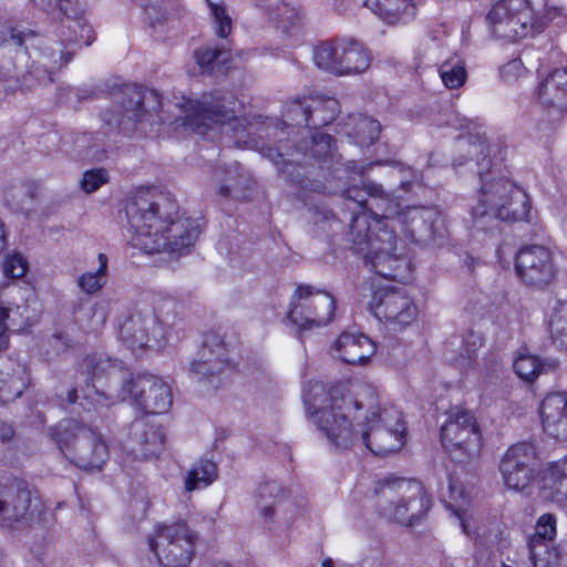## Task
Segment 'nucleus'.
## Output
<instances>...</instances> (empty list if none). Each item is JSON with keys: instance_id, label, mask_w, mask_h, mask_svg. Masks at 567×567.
<instances>
[{"instance_id": "f257e3e1", "label": "nucleus", "mask_w": 567, "mask_h": 567, "mask_svg": "<svg viewBox=\"0 0 567 567\" xmlns=\"http://www.w3.org/2000/svg\"><path fill=\"white\" fill-rule=\"evenodd\" d=\"M309 420L338 450L362 442L373 454L384 456L398 452L405 443V424L401 412L380 409L375 389L367 383L327 388L309 383L303 390Z\"/></svg>"}, {"instance_id": "f03ea898", "label": "nucleus", "mask_w": 567, "mask_h": 567, "mask_svg": "<svg viewBox=\"0 0 567 567\" xmlns=\"http://www.w3.org/2000/svg\"><path fill=\"white\" fill-rule=\"evenodd\" d=\"M383 219H374L378 233L367 239L361 231L368 225L367 215L354 219L355 243L367 245L365 265L377 275L399 282L412 277L410 260L396 254L394 226H400L402 234L417 244H429L445 237L446 229L440 213L427 206H401L393 197H382L378 203Z\"/></svg>"}, {"instance_id": "7ed1b4c3", "label": "nucleus", "mask_w": 567, "mask_h": 567, "mask_svg": "<svg viewBox=\"0 0 567 567\" xmlns=\"http://www.w3.org/2000/svg\"><path fill=\"white\" fill-rule=\"evenodd\" d=\"M177 214V204L168 194L136 192L126 205L132 245L145 254L187 251L200 233L199 226Z\"/></svg>"}, {"instance_id": "20e7f679", "label": "nucleus", "mask_w": 567, "mask_h": 567, "mask_svg": "<svg viewBox=\"0 0 567 567\" xmlns=\"http://www.w3.org/2000/svg\"><path fill=\"white\" fill-rule=\"evenodd\" d=\"M90 382L86 384L84 399L93 405L107 406L117 400H131L146 413L162 414L173 404L171 386L161 378L152 374H138L131 379L121 378L122 371L110 359L92 358L86 363Z\"/></svg>"}, {"instance_id": "39448f33", "label": "nucleus", "mask_w": 567, "mask_h": 567, "mask_svg": "<svg viewBox=\"0 0 567 567\" xmlns=\"http://www.w3.org/2000/svg\"><path fill=\"white\" fill-rule=\"evenodd\" d=\"M470 163L475 161L481 188L471 213L477 221L498 219L502 221L530 220L532 206L528 195L512 181L492 169L488 158L489 144L484 141L468 142Z\"/></svg>"}, {"instance_id": "423d86ee", "label": "nucleus", "mask_w": 567, "mask_h": 567, "mask_svg": "<svg viewBox=\"0 0 567 567\" xmlns=\"http://www.w3.org/2000/svg\"><path fill=\"white\" fill-rule=\"evenodd\" d=\"M174 308L172 301H166L156 311L134 310L120 326L122 342L133 351L162 347L173 334Z\"/></svg>"}, {"instance_id": "0eeeda50", "label": "nucleus", "mask_w": 567, "mask_h": 567, "mask_svg": "<svg viewBox=\"0 0 567 567\" xmlns=\"http://www.w3.org/2000/svg\"><path fill=\"white\" fill-rule=\"evenodd\" d=\"M52 437L61 453L78 467L101 470L110 456L102 435L83 424L66 420L52 430Z\"/></svg>"}, {"instance_id": "6e6552de", "label": "nucleus", "mask_w": 567, "mask_h": 567, "mask_svg": "<svg viewBox=\"0 0 567 567\" xmlns=\"http://www.w3.org/2000/svg\"><path fill=\"white\" fill-rule=\"evenodd\" d=\"M381 514L390 520L412 525L422 518L431 506L423 485L414 480L395 478L378 488Z\"/></svg>"}, {"instance_id": "1a4fd4ad", "label": "nucleus", "mask_w": 567, "mask_h": 567, "mask_svg": "<svg viewBox=\"0 0 567 567\" xmlns=\"http://www.w3.org/2000/svg\"><path fill=\"white\" fill-rule=\"evenodd\" d=\"M486 20L492 34L508 42L526 38L538 24L530 0H496Z\"/></svg>"}, {"instance_id": "9d476101", "label": "nucleus", "mask_w": 567, "mask_h": 567, "mask_svg": "<svg viewBox=\"0 0 567 567\" xmlns=\"http://www.w3.org/2000/svg\"><path fill=\"white\" fill-rule=\"evenodd\" d=\"M195 534L185 522L156 526L148 546L163 567H187L194 555Z\"/></svg>"}, {"instance_id": "9b49d317", "label": "nucleus", "mask_w": 567, "mask_h": 567, "mask_svg": "<svg viewBox=\"0 0 567 567\" xmlns=\"http://www.w3.org/2000/svg\"><path fill=\"white\" fill-rule=\"evenodd\" d=\"M498 472L507 489L527 492L542 473L535 445L519 442L509 446L499 458Z\"/></svg>"}, {"instance_id": "f8f14e48", "label": "nucleus", "mask_w": 567, "mask_h": 567, "mask_svg": "<svg viewBox=\"0 0 567 567\" xmlns=\"http://www.w3.org/2000/svg\"><path fill=\"white\" fill-rule=\"evenodd\" d=\"M441 441L460 461L476 457L482 447V434L475 416L466 410L452 411L441 427Z\"/></svg>"}, {"instance_id": "ddd939ff", "label": "nucleus", "mask_w": 567, "mask_h": 567, "mask_svg": "<svg viewBox=\"0 0 567 567\" xmlns=\"http://www.w3.org/2000/svg\"><path fill=\"white\" fill-rule=\"evenodd\" d=\"M334 299L310 286H299L292 295L288 319L301 330L327 326L333 318Z\"/></svg>"}, {"instance_id": "4468645a", "label": "nucleus", "mask_w": 567, "mask_h": 567, "mask_svg": "<svg viewBox=\"0 0 567 567\" xmlns=\"http://www.w3.org/2000/svg\"><path fill=\"white\" fill-rule=\"evenodd\" d=\"M313 59L320 69L336 75L359 74L370 66L368 52L354 41L321 43L316 48Z\"/></svg>"}, {"instance_id": "2eb2a0df", "label": "nucleus", "mask_w": 567, "mask_h": 567, "mask_svg": "<svg viewBox=\"0 0 567 567\" xmlns=\"http://www.w3.org/2000/svg\"><path fill=\"white\" fill-rule=\"evenodd\" d=\"M42 511L41 501L22 483L0 486V520L10 528H20L35 522Z\"/></svg>"}, {"instance_id": "dca6fc26", "label": "nucleus", "mask_w": 567, "mask_h": 567, "mask_svg": "<svg viewBox=\"0 0 567 567\" xmlns=\"http://www.w3.org/2000/svg\"><path fill=\"white\" fill-rule=\"evenodd\" d=\"M515 269L526 286L536 289L549 286L557 276L553 251L542 245L522 247L515 257Z\"/></svg>"}, {"instance_id": "f3484780", "label": "nucleus", "mask_w": 567, "mask_h": 567, "mask_svg": "<svg viewBox=\"0 0 567 567\" xmlns=\"http://www.w3.org/2000/svg\"><path fill=\"white\" fill-rule=\"evenodd\" d=\"M231 107H226L219 99L204 95L199 101L187 100L184 104L185 115L181 118V125L190 131L206 135V131L215 124H225L239 121L235 102Z\"/></svg>"}, {"instance_id": "a211bd4d", "label": "nucleus", "mask_w": 567, "mask_h": 567, "mask_svg": "<svg viewBox=\"0 0 567 567\" xmlns=\"http://www.w3.org/2000/svg\"><path fill=\"white\" fill-rule=\"evenodd\" d=\"M233 369L224 341L215 334H208L197 358L190 363L189 371L198 380L217 385Z\"/></svg>"}, {"instance_id": "6ab92c4d", "label": "nucleus", "mask_w": 567, "mask_h": 567, "mask_svg": "<svg viewBox=\"0 0 567 567\" xmlns=\"http://www.w3.org/2000/svg\"><path fill=\"white\" fill-rule=\"evenodd\" d=\"M342 196L346 199L353 202L359 208H363L362 213L355 215L352 218L351 235L355 249L365 255L367 245H359L355 243V234L353 231L354 219L359 216L367 215L368 225L365 226V229L361 231V234L365 235L367 239H370L374 236L375 233H378V230H374V219H383L382 212H380L378 203L382 197L392 198V196L386 193L381 185L372 182L363 184L362 188L358 186L348 187L342 192Z\"/></svg>"}, {"instance_id": "aec40b11", "label": "nucleus", "mask_w": 567, "mask_h": 567, "mask_svg": "<svg viewBox=\"0 0 567 567\" xmlns=\"http://www.w3.org/2000/svg\"><path fill=\"white\" fill-rule=\"evenodd\" d=\"M371 309L375 318L393 329L406 327L417 317V307L412 298L395 289L377 292Z\"/></svg>"}, {"instance_id": "412c9836", "label": "nucleus", "mask_w": 567, "mask_h": 567, "mask_svg": "<svg viewBox=\"0 0 567 567\" xmlns=\"http://www.w3.org/2000/svg\"><path fill=\"white\" fill-rule=\"evenodd\" d=\"M536 103L556 122L567 113V69H555L535 89Z\"/></svg>"}, {"instance_id": "4be33fe9", "label": "nucleus", "mask_w": 567, "mask_h": 567, "mask_svg": "<svg viewBox=\"0 0 567 567\" xmlns=\"http://www.w3.org/2000/svg\"><path fill=\"white\" fill-rule=\"evenodd\" d=\"M164 441L165 434L162 427L140 419L131 424L124 449L136 460H147L162 452Z\"/></svg>"}, {"instance_id": "5701e85b", "label": "nucleus", "mask_w": 567, "mask_h": 567, "mask_svg": "<svg viewBox=\"0 0 567 567\" xmlns=\"http://www.w3.org/2000/svg\"><path fill=\"white\" fill-rule=\"evenodd\" d=\"M340 112L337 99L331 96H313L297 101L288 111L290 114H301L302 121L298 124L306 126H323L331 123Z\"/></svg>"}, {"instance_id": "b1692460", "label": "nucleus", "mask_w": 567, "mask_h": 567, "mask_svg": "<svg viewBox=\"0 0 567 567\" xmlns=\"http://www.w3.org/2000/svg\"><path fill=\"white\" fill-rule=\"evenodd\" d=\"M539 414L545 432L557 440H567V396L548 394L540 404Z\"/></svg>"}, {"instance_id": "393cba45", "label": "nucleus", "mask_w": 567, "mask_h": 567, "mask_svg": "<svg viewBox=\"0 0 567 567\" xmlns=\"http://www.w3.org/2000/svg\"><path fill=\"white\" fill-rule=\"evenodd\" d=\"M340 360L348 364H364L375 353L374 342L363 333L343 332L334 343Z\"/></svg>"}, {"instance_id": "a878e982", "label": "nucleus", "mask_w": 567, "mask_h": 567, "mask_svg": "<svg viewBox=\"0 0 567 567\" xmlns=\"http://www.w3.org/2000/svg\"><path fill=\"white\" fill-rule=\"evenodd\" d=\"M539 487L553 501H567V456L550 463L543 471Z\"/></svg>"}, {"instance_id": "bb28decb", "label": "nucleus", "mask_w": 567, "mask_h": 567, "mask_svg": "<svg viewBox=\"0 0 567 567\" xmlns=\"http://www.w3.org/2000/svg\"><path fill=\"white\" fill-rule=\"evenodd\" d=\"M365 7L389 23H395L404 16H412L414 12L411 0H365Z\"/></svg>"}, {"instance_id": "cd10ccee", "label": "nucleus", "mask_w": 567, "mask_h": 567, "mask_svg": "<svg viewBox=\"0 0 567 567\" xmlns=\"http://www.w3.org/2000/svg\"><path fill=\"white\" fill-rule=\"evenodd\" d=\"M109 278V258L105 254L97 255V268L94 271H85L79 276L76 284L80 290L86 295H95L106 285Z\"/></svg>"}, {"instance_id": "c85d7f7f", "label": "nucleus", "mask_w": 567, "mask_h": 567, "mask_svg": "<svg viewBox=\"0 0 567 567\" xmlns=\"http://www.w3.org/2000/svg\"><path fill=\"white\" fill-rule=\"evenodd\" d=\"M551 340L567 351V301H556L548 312Z\"/></svg>"}, {"instance_id": "c756f323", "label": "nucleus", "mask_w": 567, "mask_h": 567, "mask_svg": "<svg viewBox=\"0 0 567 567\" xmlns=\"http://www.w3.org/2000/svg\"><path fill=\"white\" fill-rule=\"evenodd\" d=\"M439 74L446 89H460L467 79L465 62L460 56L453 55L441 63Z\"/></svg>"}, {"instance_id": "7c9ffc66", "label": "nucleus", "mask_w": 567, "mask_h": 567, "mask_svg": "<svg viewBox=\"0 0 567 567\" xmlns=\"http://www.w3.org/2000/svg\"><path fill=\"white\" fill-rule=\"evenodd\" d=\"M217 478V465L209 460L198 461L188 472L185 488L192 492L210 485Z\"/></svg>"}, {"instance_id": "2f4dec72", "label": "nucleus", "mask_w": 567, "mask_h": 567, "mask_svg": "<svg viewBox=\"0 0 567 567\" xmlns=\"http://www.w3.org/2000/svg\"><path fill=\"white\" fill-rule=\"evenodd\" d=\"M533 567H557L556 554L549 548V540L533 534L527 542Z\"/></svg>"}, {"instance_id": "473e14b6", "label": "nucleus", "mask_w": 567, "mask_h": 567, "mask_svg": "<svg viewBox=\"0 0 567 567\" xmlns=\"http://www.w3.org/2000/svg\"><path fill=\"white\" fill-rule=\"evenodd\" d=\"M351 121L353 123V130L349 135L352 136L354 142L359 145H370L379 138L381 126L378 121L362 114L353 116Z\"/></svg>"}, {"instance_id": "72a5a7b5", "label": "nucleus", "mask_w": 567, "mask_h": 567, "mask_svg": "<svg viewBox=\"0 0 567 567\" xmlns=\"http://www.w3.org/2000/svg\"><path fill=\"white\" fill-rule=\"evenodd\" d=\"M257 505L265 519H271L275 513V506L285 498V492L275 482L265 483L258 487Z\"/></svg>"}, {"instance_id": "f704fd0d", "label": "nucleus", "mask_w": 567, "mask_h": 567, "mask_svg": "<svg viewBox=\"0 0 567 567\" xmlns=\"http://www.w3.org/2000/svg\"><path fill=\"white\" fill-rule=\"evenodd\" d=\"M209 17L210 24L219 38H227L233 29V17L223 1L214 2L212 0H205Z\"/></svg>"}, {"instance_id": "c9c22d12", "label": "nucleus", "mask_w": 567, "mask_h": 567, "mask_svg": "<svg viewBox=\"0 0 567 567\" xmlns=\"http://www.w3.org/2000/svg\"><path fill=\"white\" fill-rule=\"evenodd\" d=\"M516 374L525 381H533L543 371H546L550 364L542 363L537 357L532 354H519L514 361Z\"/></svg>"}, {"instance_id": "e433bc0d", "label": "nucleus", "mask_w": 567, "mask_h": 567, "mask_svg": "<svg viewBox=\"0 0 567 567\" xmlns=\"http://www.w3.org/2000/svg\"><path fill=\"white\" fill-rule=\"evenodd\" d=\"M297 153L306 155L308 152L312 157L322 158L332 153V137L329 134L318 132L311 136L310 142H305L303 146H298Z\"/></svg>"}, {"instance_id": "4c0bfd02", "label": "nucleus", "mask_w": 567, "mask_h": 567, "mask_svg": "<svg viewBox=\"0 0 567 567\" xmlns=\"http://www.w3.org/2000/svg\"><path fill=\"white\" fill-rule=\"evenodd\" d=\"M285 148V145L278 146L276 150L269 147L265 156L271 159L277 166L279 172L286 177L293 178L295 171L299 169V165L295 159L293 153H282L281 151Z\"/></svg>"}, {"instance_id": "58836bf2", "label": "nucleus", "mask_w": 567, "mask_h": 567, "mask_svg": "<svg viewBox=\"0 0 567 567\" xmlns=\"http://www.w3.org/2000/svg\"><path fill=\"white\" fill-rule=\"evenodd\" d=\"M228 52L224 49L205 47L195 52L197 64L203 72H210L214 70V64L226 62Z\"/></svg>"}, {"instance_id": "ea45409f", "label": "nucleus", "mask_w": 567, "mask_h": 567, "mask_svg": "<svg viewBox=\"0 0 567 567\" xmlns=\"http://www.w3.org/2000/svg\"><path fill=\"white\" fill-rule=\"evenodd\" d=\"M107 182L109 174L104 168H93L83 173L80 185L84 193L92 194Z\"/></svg>"}, {"instance_id": "a19ab883", "label": "nucleus", "mask_w": 567, "mask_h": 567, "mask_svg": "<svg viewBox=\"0 0 567 567\" xmlns=\"http://www.w3.org/2000/svg\"><path fill=\"white\" fill-rule=\"evenodd\" d=\"M125 95L127 102L124 103V114L130 120L135 122L140 121L143 115V95L142 92L136 89H126Z\"/></svg>"}, {"instance_id": "79ce46f5", "label": "nucleus", "mask_w": 567, "mask_h": 567, "mask_svg": "<svg viewBox=\"0 0 567 567\" xmlns=\"http://www.w3.org/2000/svg\"><path fill=\"white\" fill-rule=\"evenodd\" d=\"M449 489H450L451 501L456 503L455 508H454V514L458 518L460 525H461L463 532L466 535H471V532L468 529V523L466 520V517L464 516V512L462 509L461 504H458L460 499H462V501L465 499V494H464L463 487L461 486L460 483L450 481Z\"/></svg>"}, {"instance_id": "37998d69", "label": "nucleus", "mask_w": 567, "mask_h": 567, "mask_svg": "<svg viewBox=\"0 0 567 567\" xmlns=\"http://www.w3.org/2000/svg\"><path fill=\"white\" fill-rule=\"evenodd\" d=\"M28 270V262L20 254L8 256L3 261V272L7 277L22 278Z\"/></svg>"}, {"instance_id": "c03bdc74", "label": "nucleus", "mask_w": 567, "mask_h": 567, "mask_svg": "<svg viewBox=\"0 0 567 567\" xmlns=\"http://www.w3.org/2000/svg\"><path fill=\"white\" fill-rule=\"evenodd\" d=\"M501 76L507 83H513L527 75L528 70L523 61L517 58L508 61L501 68Z\"/></svg>"}, {"instance_id": "a18cd8bd", "label": "nucleus", "mask_w": 567, "mask_h": 567, "mask_svg": "<svg viewBox=\"0 0 567 567\" xmlns=\"http://www.w3.org/2000/svg\"><path fill=\"white\" fill-rule=\"evenodd\" d=\"M543 539L553 540L556 535V519L550 514H544L538 518L535 533Z\"/></svg>"}, {"instance_id": "49530a36", "label": "nucleus", "mask_w": 567, "mask_h": 567, "mask_svg": "<svg viewBox=\"0 0 567 567\" xmlns=\"http://www.w3.org/2000/svg\"><path fill=\"white\" fill-rule=\"evenodd\" d=\"M483 346V338L480 333L468 331L463 337V348L466 353L468 361H471L476 354L477 350Z\"/></svg>"}, {"instance_id": "de8ad7c7", "label": "nucleus", "mask_w": 567, "mask_h": 567, "mask_svg": "<svg viewBox=\"0 0 567 567\" xmlns=\"http://www.w3.org/2000/svg\"><path fill=\"white\" fill-rule=\"evenodd\" d=\"M34 6L41 10L48 11L53 8H58L65 14L69 12L70 4L73 0H32Z\"/></svg>"}, {"instance_id": "09e8293b", "label": "nucleus", "mask_w": 567, "mask_h": 567, "mask_svg": "<svg viewBox=\"0 0 567 567\" xmlns=\"http://www.w3.org/2000/svg\"><path fill=\"white\" fill-rule=\"evenodd\" d=\"M13 427L11 424L0 420V441L6 442L13 436Z\"/></svg>"}, {"instance_id": "8fccbe9b", "label": "nucleus", "mask_w": 567, "mask_h": 567, "mask_svg": "<svg viewBox=\"0 0 567 567\" xmlns=\"http://www.w3.org/2000/svg\"><path fill=\"white\" fill-rule=\"evenodd\" d=\"M22 391H23L22 384H20L18 388H16L12 393L7 392L4 388H0V396L6 401L14 400L22 394Z\"/></svg>"}, {"instance_id": "3c124183", "label": "nucleus", "mask_w": 567, "mask_h": 567, "mask_svg": "<svg viewBox=\"0 0 567 567\" xmlns=\"http://www.w3.org/2000/svg\"><path fill=\"white\" fill-rule=\"evenodd\" d=\"M8 235L4 223L0 219V254L6 249Z\"/></svg>"}, {"instance_id": "603ef678", "label": "nucleus", "mask_w": 567, "mask_h": 567, "mask_svg": "<svg viewBox=\"0 0 567 567\" xmlns=\"http://www.w3.org/2000/svg\"><path fill=\"white\" fill-rule=\"evenodd\" d=\"M32 74H35L40 82L44 83L45 81H49V82L52 81V72L51 71L44 70L43 74H42V72L39 70V68H35L32 71Z\"/></svg>"}, {"instance_id": "864d4df0", "label": "nucleus", "mask_w": 567, "mask_h": 567, "mask_svg": "<svg viewBox=\"0 0 567 567\" xmlns=\"http://www.w3.org/2000/svg\"><path fill=\"white\" fill-rule=\"evenodd\" d=\"M28 34H24L22 31L18 30V29H12L11 30V40L14 42V44L17 45H22L23 42H24V37H27Z\"/></svg>"}, {"instance_id": "5fc2aeb1", "label": "nucleus", "mask_w": 567, "mask_h": 567, "mask_svg": "<svg viewBox=\"0 0 567 567\" xmlns=\"http://www.w3.org/2000/svg\"><path fill=\"white\" fill-rule=\"evenodd\" d=\"M8 308H1L0 309V337L3 334V332L7 329L6 319L8 318Z\"/></svg>"}, {"instance_id": "6e6d98bb", "label": "nucleus", "mask_w": 567, "mask_h": 567, "mask_svg": "<svg viewBox=\"0 0 567 567\" xmlns=\"http://www.w3.org/2000/svg\"><path fill=\"white\" fill-rule=\"evenodd\" d=\"M78 399V393H76V390L75 389H72V390H69L68 393H66V398H65V401L71 404V403H74Z\"/></svg>"}, {"instance_id": "4d7b16f0", "label": "nucleus", "mask_w": 567, "mask_h": 567, "mask_svg": "<svg viewBox=\"0 0 567 567\" xmlns=\"http://www.w3.org/2000/svg\"><path fill=\"white\" fill-rule=\"evenodd\" d=\"M284 13L286 16L287 19L291 18L292 16H295V12L292 9H289V8H285L284 9Z\"/></svg>"}, {"instance_id": "13d9d810", "label": "nucleus", "mask_w": 567, "mask_h": 567, "mask_svg": "<svg viewBox=\"0 0 567 567\" xmlns=\"http://www.w3.org/2000/svg\"><path fill=\"white\" fill-rule=\"evenodd\" d=\"M322 567H333V561L331 558H327L322 561Z\"/></svg>"}, {"instance_id": "bf43d9fd", "label": "nucleus", "mask_w": 567, "mask_h": 567, "mask_svg": "<svg viewBox=\"0 0 567 567\" xmlns=\"http://www.w3.org/2000/svg\"><path fill=\"white\" fill-rule=\"evenodd\" d=\"M209 567H231V566L226 563H216Z\"/></svg>"}, {"instance_id": "052dcab7", "label": "nucleus", "mask_w": 567, "mask_h": 567, "mask_svg": "<svg viewBox=\"0 0 567 567\" xmlns=\"http://www.w3.org/2000/svg\"><path fill=\"white\" fill-rule=\"evenodd\" d=\"M220 193H221L223 195H228V189L223 187V188L220 189Z\"/></svg>"}, {"instance_id": "680f3d73", "label": "nucleus", "mask_w": 567, "mask_h": 567, "mask_svg": "<svg viewBox=\"0 0 567 567\" xmlns=\"http://www.w3.org/2000/svg\"><path fill=\"white\" fill-rule=\"evenodd\" d=\"M296 182H297L298 184L303 185V182H302L301 179H297Z\"/></svg>"}, {"instance_id": "e2e57ef3", "label": "nucleus", "mask_w": 567, "mask_h": 567, "mask_svg": "<svg viewBox=\"0 0 567 567\" xmlns=\"http://www.w3.org/2000/svg\"><path fill=\"white\" fill-rule=\"evenodd\" d=\"M503 567H511V566H507V565H503Z\"/></svg>"}]
</instances>
